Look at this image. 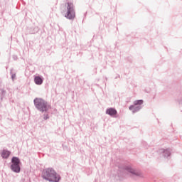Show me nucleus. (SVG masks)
Returning <instances> with one entry per match:
<instances>
[{"label":"nucleus","instance_id":"nucleus-11","mask_svg":"<svg viewBox=\"0 0 182 182\" xmlns=\"http://www.w3.org/2000/svg\"><path fill=\"white\" fill-rule=\"evenodd\" d=\"M10 75L11 76V79L14 82V80H15V79H16V73H14V68H11L10 70Z\"/></svg>","mask_w":182,"mask_h":182},{"label":"nucleus","instance_id":"nucleus-4","mask_svg":"<svg viewBox=\"0 0 182 182\" xmlns=\"http://www.w3.org/2000/svg\"><path fill=\"white\" fill-rule=\"evenodd\" d=\"M21 160L16 156H13L11 159V165L10 168L14 173H21Z\"/></svg>","mask_w":182,"mask_h":182},{"label":"nucleus","instance_id":"nucleus-12","mask_svg":"<svg viewBox=\"0 0 182 182\" xmlns=\"http://www.w3.org/2000/svg\"><path fill=\"white\" fill-rule=\"evenodd\" d=\"M48 119H49V114H43V119H44V120H48Z\"/></svg>","mask_w":182,"mask_h":182},{"label":"nucleus","instance_id":"nucleus-3","mask_svg":"<svg viewBox=\"0 0 182 182\" xmlns=\"http://www.w3.org/2000/svg\"><path fill=\"white\" fill-rule=\"evenodd\" d=\"M65 18L70 21H73L76 18V12L75 11V5L72 2L65 4Z\"/></svg>","mask_w":182,"mask_h":182},{"label":"nucleus","instance_id":"nucleus-13","mask_svg":"<svg viewBox=\"0 0 182 182\" xmlns=\"http://www.w3.org/2000/svg\"><path fill=\"white\" fill-rule=\"evenodd\" d=\"M1 90L2 95H5V93H6V91H5L4 90Z\"/></svg>","mask_w":182,"mask_h":182},{"label":"nucleus","instance_id":"nucleus-7","mask_svg":"<svg viewBox=\"0 0 182 182\" xmlns=\"http://www.w3.org/2000/svg\"><path fill=\"white\" fill-rule=\"evenodd\" d=\"M106 114H108L111 117H117V110L114 108H107L105 112Z\"/></svg>","mask_w":182,"mask_h":182},{"label":"nucleus","instance_id":"nucleus-8","mask_svg":"<svg viewBox=\"0 0 182 182\" xmlns=\"http://www.w3.org/2000/svg\"><path fill=\"white\" fill-rule=\"evenodd\" d=\"M34 83H36V85H38V86H41V85L43 83V77L41 76H36L34 77Z\"/></svg>","mask_w":182,"mask_h":182},{"label":"nucleus","instance_id":"nucleus-5","mask_svg":"<svg viewBox=\"0 0 182 182\" xmlns=\"http://www.w3.org/2000/svg\"><path fill=\"white\" fill-rule=\"evenodd\" d=\"M143 100H137L134 101V105L129 106V109L132 112L133 114L137 113V112H140L142 109L141 105H143Z\"/></svg>","mask_w":182,"mask_h":182},{"label":"nucleus","instance_id":"nucleus-1","mask_svg":"<svg viewBox=\"0 0 182 182\" xmlns=\"http://www.w3.org/2000/svg\"><path fill=\"white\" fill-rule=\"evenodd\" d=\"M41 177L43 180L49 182H59L62 180L60 175L52 167L44 168Z\"/></svg>","mask_w":182,"mask_h":182},{"label":"nucleus","instance_id":"nucleus-2","mask_svg":"<svg viewBox=\"0 0 182 182\" xmlns=\"http://www.w3.org/2000/svg\"><path fill=\"white\" fill-rule=\"evenodd\" d=\"M33 103L36 109L41 113H47L51 109L50 105L43 98L36 97L33 100Z\"/></svg>","mask_w":182,"mask_h":182},{"label":"nucleus","instance_id":"nucleus-14","mask_svg":"<svg viewBox=\"0 0 182 182\" xmlns=\"http://www.w3.org/2000/svg\"><path fill=\"white\" fill-rule=\"evenodd\" d=\"M14 59L15 60H16V59H18V57L16 56V55H14Z\"/></svg>","mask_w":182,"mask_h":182},{"label":"nucleus","instance_id":"nucleus-15","mask_svg":"<svg viewBox=\"0 0 182 182\" xmlns=\"http://www.w3.org/2000/svg\"><path fill=\"white\" fill-rule=\"evenodd\" d=\"M179 105H182V99L179 100Z\"/></svg>","mask_w":182,"mask_h":182},{"label":"nucleus","instance_id":"nucleus-9","mask_svg":"<svg viewBox=\"0 0 182 182\" xmlns=\"http://www.w3.org/2000/svg\"><path fill=\"white\" fill-rule=\"evenodd\" d=\"M11 156V151L4 149L1 151V157L2 159H8Z\"/></svg>","mask_w":182,"mask_h":182},{"label":"nucleus","instance_id":"nucleus-6","mask_svg":"<svg viewBox=\"0 0 182 182\" xmlns=\"http://www.w3.org/2000/svg\"><path fill=\"white\" fill-rule=\"evenodd\" d=\"M124 170L130 173V176L132 178H134L135 177H143V175L141 174V172L140 171L135 170L132 168L130 166H126L124 168Z\"/></svg>","mask_w":182,"mask_h":182},{"label":"nucleus","instance_id":"nucleus-10","mask_svg":"<svg viewBox=\"0 0 182 182\" xmlns=\"http://www.w3.org/2000/svg\"><path fill=\"white\" fill-rule=\"evenodd\" d=\"M163 154L164 157H170L171 151H170V149H163Z\"/></svg>","mask_w":182,"mask_h":182}]
</instances>
